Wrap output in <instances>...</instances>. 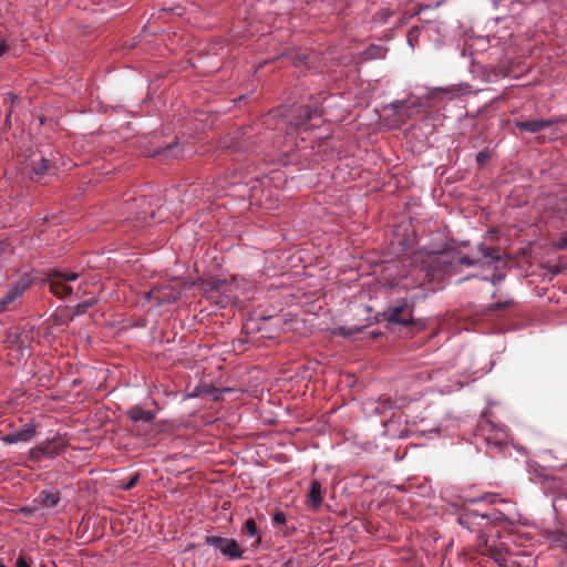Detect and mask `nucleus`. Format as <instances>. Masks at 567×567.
<instances>
[{
    "instance_id": "obj_9",
    "label": "nucleus",
    "mask_w": 567,
    "mask_h": 567,
    "mask_svg": "<svg viewBox=\"0 0 567 567\" xmlns=\"http://www.w3.org/2000/svg\"><path fill=\"white\" fill-rule=\"evenodd\" d=\"M147 152L151 157H178L183 152V147L181 146L178 138L174 137L172 142H164L163 144L148 148Z\"/></svg>"
},
{
    "instance_id": "obj_7",
    "label": "nucleus",
    "mask_w": 567,
    "mask_h": 567,
    "mask_svg": "<svg viewBox=\"0 0 567 567\" xmlns=\"http://www.w3.org/2000/svg\"><path fill=\"white\" fill-rule=\"evenodd\" d=\"M564 120L561 116L554 118H535V120H526V121H515V126L525 132H529L532 134L544 132L545 130L561 123Z\"/></svg>"
},
{
    "instance_id": "obj_4",
    "label": "nucleus",
    "mask_w": 567,
    "mask_h": 567,
    "mask_svg": "<svg viewBox=\"0 0 567 567\" xmlns=\"http://www.w3.org/2000/svg\"><path fill=\"white\" fill-rule=\"evenodd\" d=\"M412 311V306L405 300H399L384 310L383 318L390 323L410 326L414 323Z\"/></svg>"
},
{
    "instance_id": "obj_20",
    "label": "nucleus",
    "mask_w": 567,
    "mask_h": 567,
    "mask_svg": "<svg viewBox=\"0 0 567 567\" xmlns=\"http://www.w3.org/2000/svg\"><path fill=\"white\" fill-rule=\"evenodd\" d=\"M513 305H514L513 300L495 302L488 307V312L494 313L497 311H502L504 309H508V308L513 307Z\"/></svg>"
},
{
    "instance_id": "obj_18",
    "label": "nucleus",
    "mask_w": 567,
    "mask_h": 567,
    "mask_svg": "<svg viewBox=\"0 0 567 567\" xmlns=\"http://www.w3.org/2000/svg\"><path fill=\"white\" fill-rule=\"evenodd\" d=\"M229 288V285L225 280L215 279L209 282V291H221L226 292Z\"/></svg>"
},
{
    "instance_id": "obj_22",
    "label": "nucleus",
    "mask_w": 567,
    "mask_h": 567,
    "mask_svg": "<svg viewBox=\"0 0 567 567\" xmlns=\"http://www.w3.org/2000/svg\"><path fill=\"white\" fill-rule=\"evenodd\" d=\"M491 158V152L488 150H484L477 153L476 163L478 166H483Z\"/></svg>"
},
{
    "instance_id": "obj_25",
    "label": "nucleus",
    "mask_w": 567,
    "mask_h": 567,
    "mask_svg": "<svg viewBox=\"0 0 567 567\" xmlns=\"http://www.w3.org/2000/svg\"><path fill=\"white\" fill-rule=\"evenodd\" d=\"M272 522L275 525H281L286 523V515L282 512H277L274 517Z\"/></svg>"
},
{
    "instance_id": "obj_11",
    "label": "nucleus",
    "mask_w": 567,
    "mask_h": 567,
    "mask_svg": "<svg viewBox=\"0 0 567 567\" xmlns=\"http://www.w3.org/2000/svg\"><path fill=\"white\" fill-rule=\"evenodd\" d=\"M295 113L296 117L291 121V124L299 127L308 123L317 114V111L307 105H300L296 109Z\"/></svg>"
},
{
    "instance_id": "obj_1",
    "label": "nucleus",
    "mask_w": 567,
    "mask_h": 567,
    "mask_svg": "<svg viewBox=\"0 0 567 567\" xmlns=\"http://www.w3.org/2000/svg\"><path fill=\"white\" fill-rule=\"evenodd\" d=\"M66 446V440L63 436L56 434L52 439L47 440L38 444L37 446L32 447L28 452V460L33 463H39L43 458H54L55 456L63 453Z\"/></svg>"
},
{
    "instance_id": "obj_16",
    "label": "nucleus",
    "mask_w": 567,
    "mask_h": 567,
    "mask_svg": "<svg viewBox=\"0 0 567 567\" xmlns=\"http://www.w3.org/2000/svg\"><path fill=\"white\" fill-rule=\"evenodd\" d=\"M478 250L481 251L484 258H489L492 261H501L502 259L498 249L481 245Z\"/></svg>"
},
{
    "instance_id": "obj_14",
    "label": "nucleus",
    "mask_w": 567,
    "mask_h": 567,
    "mask_svg": "<svg viewBox=\"0 0 567 567\" xmlns=\"http://www.w3.org/2000/svg\"><path fill=\"white\" fill-rule=\"evenodd\" d=\"M54 166V162L51 158H47L44 156H40L39 158H34L31 162L32 171L37 175H44L50 173Z\"/></svg>"
},
{
    "instance_id": "obj_24",
    "label": "nucleus",
    "mask_w": 567,
    "mask_h": 567,
    "mask_svg": "<svg viewBox=\"0 0 567 567\" xmlns=\"http://www.w3.org/2000/svg\"><path fill=\"white\" fill-rule=\"evenodd\" d=\"M92 302H89V301H85V302H82V303H79L76 307H75V311L74 313L76 316H80V315H83L86 312V310L89 309V307H91Z\"/></svg>"
},
{
    "instance_id": "obj_12",
    "label": "nucleus",
    "mask_w": 567,
    "mask_h": 567,
    "mask_svg": "<svg viewBox=\"0 0 567 567\" xmlns=\"http://www.w3.org/2000/svg\"><path fill=\"white\" fill-rule=\"evenodd\" d=\"M61 499V493L59 491H41L35 501L45 506V507H54L59 504Z\"/></svg>"
},
{
    "instance_id": "obj_8",
    "label": "nucleus",
    "mask_w": 567,
    "mask_h": 567,
    "mask_svg": "<svg viewBox=\"0 0 567 567\" xmlns=\"http://www.w3.org/2000/svg\"><path fill=\"white\" fill-rule=\"evenodd\" d=\"M38 425L33 422H29L24 424L22 427L12 431L3 436H1V441L4 444H16L19 442L28 443L31 442L37 435Z\"/></svg>"
},
{
    "instance_id": "obj_26",
    "label": "nucleus",
    "mask_w": 567,
    "mask_h": 567,
    "mask_svg": "<svg viewBox=\"0 0 567 567\" xmlns=\"http://www.w3.org/2000/svg\"><path fill=\"white\" fill-rule=\"evenodd\" d=\"M19 329L16 328L11 331L8 332V336H7V339L8 341H10L11 343H17L18 342V339H19Z\"/></svg>"
},
{
    "instance_id": "obj_2",
    "label": "nucleus",
    "mask_w": 567,
    "mask_h": 567,
    "mask_svg": "<svg viewBox=\"0 0 567 567\" xmlns=\"http://www.w3.org/2000/svg\"><path fill=\"white\" fill-rule=\"evenodd\" d=\"M477 435L481 436L486 444L501 451L507 443V431L504 426L494 424L487 419H483L478 423Z\"/></svg>"
},
{
    "instance_id": "obj_3",
    "label": "nucleus",
    "mask_w": 567,
    "mask_h": 567,
    "mask_svg": "<svg viewBox=\"0 0 567 567\" xmlns=\"http://www.w3.org/2000/svg\"><path fill=\"white\" fill-rule=\"evenodd\" d=\"M78 278L79 274L74 271L50 270L44 281L49 284L50 291L55 297L63 299L72 293V288L66 282Z\"/></svg>"
},
{
    "instance_id": "obj_28",
    "label": "nucleus",
    "mask_w": 567,
    "mask_h": 567,
    "mask_svg": "<svg viewBox=\"0 0 567 567\" xmlns=\"http://www.w3.org/2000/svg\"><path fill=\"white\" fill-rule=\"evenodd\" d=\"M460 262L464 266H473L475 264V261L470 258L468 256H464L460 259Z\"/></svg>"
},
{
    "instance_id": "obj_29",
    "label": "nucleus",
    "mask_w": 567,
    "mask_h": 567,
    "mask_svg": "<svg viewBox=\"0 0 567 567\" xmlns=\"http://www.w3.org/2000/svg\"><path fill=\"white\" fill-rule=\"evenodd\" d=\"M504 276L502 275H493V277L491 278V282L493 285H497L498 282H501L503 280Z\"/></svg>"
},
{
    "instance_id": "obj_15",
    "label": "nucleus",
    "mask_w": 567,
    "mask_h": 567,
    "mask_svg": "<svg viewBox=\"0 0 567 567\" xmlns=\"http://www.w3.org/2000/svg\"><path fill=\"white\" fill-rule=\"evenodd\" d=\"M241 534L245 536L255 537L259 535L256 522L254 518H248L243 525Z\"/></svg>"
},
{
    "instance_id": "obj_13",
    "label": "nucleus",
    "mask_w": 567,
    "mask_h": 567,
    "mask_svg": "<svg viewBox=\"0 0 567 567\" xmlns=\"http://www.w3.org/2000/svg\"><path fill=\"white\" fill-rule=\"evenodd\" d=\"M127 415L132 421H135V422L141 421L144 423H151L155 417L153 412L144 410L143 408H141L138 405L132 406L127 411Z\"/></svg>"
},
{
    "instance_id": "obj_23",
    "label": "nucleus",
    "mask_w": 567,
    "mask_h": 567,
    "mask_svg": "<svg viewBox=\"0 0 567 567\" xmlns=\"http://www.w3.org/2000/svg\"><path fill=\"white\" fill-rule=\"evenodd\" d=\"M140 480V475L138 474H134L130 477V480L123 484V489L124 491H130L132 489L138 482Z\"/></svg>"
},
{
    "instance_id": "obj_33",
    "label": "nucleus",
    "mask_w": 567,
    "mask_h": 567,
    "mask_svg": "<svg viewBox=\"0 0 567 567\" xmlns=\"http://www.w3.org/2000/svg\"><path fill=\"white\" fill-rule=\"evenodd\" d=\"M152 295H153V291L152 292H147V298L151 299Z\"/></svg>"
},
{
    "instance_id": "obj_19",
    "label": "nucleus",
    "mask_w": 567,
    "mask_h": 567,
    "mask_svg": "<svg viewBox=\"0 0 567 567\" xmlns=\"http://www.w3.org/2000/svg\"><path fill=\"white\" fill-rule=\"evenodd\" d=\"M13 252V249L9 243L0 241V265L7 260Z\"/></svg>"
},
{
    "instance_id": "obj_34",
    "label": "nucleus",
    "mask_w": 567,
    "mask_h": 567,
    "mask_svg": "<svg viewBox=\"0 0 567 567\" xmlns=\"http://www.w3.org/2000/svg\"><path fill=\"white\" fill-rule=\"evenodd\" d=\"M289 565H290V561H287V563L284 565V567H289Z\"/></svg>"
},
{
    "instance_id": "obj_21",
    "label": "nucleus",
    "mask_w": 567,
    "mask_h": 567,
    "mask_svg": "<svg viewBox=\"0 0 567 567\" xmlns=\"http://www.w3.org/2000/svg\"><path fill=\"white\" fill-rule=\"evenodd\" d=\"M32 563L33 560L31 558L27 557L23 553H20L16 561V567H32Z\"/></svg>"
},
{
    "instance_id": "obj_5",
    "label": "nucleus",
    "mask_w": 567,
    "mask_h": 567,
    "mask_svg": "<svg viewBox=\"0 0 567 567\" xmlns=\"http://www.w3.org/2000/svg\"><path fill=\"white\" fill-rule=\"evenodd\" d=\"M205 544L215 547L224 556L229 559H238L243 557L244 550L233 538H224L220 536H206Z\"/></svg>"
},
{
    "instance_id": "obj_35",
    "label": "nucleus",
    "mask_w": 567,
    "mask_h": 567,
    "mask_svg": "<svg viewBox=\"0 0 567 567\" xmlns=\"http://www.w3.org/2000/svg\"><path fill=\"white\" fill-rule=\"evenodd\" d=\"M0 567H7L4 564L0 563Z\"/></svg>"
},
{
    "instance_id": "obj_30",
    "label": "nucleus",
    "mask_w": 567,
    "mask_h": 567,
    "mask_svg": "<svg viewBox=\"0 0 567 567\" xmlns=\"http://www.w3.org/2000/svg\"><path fill=\"white\" fill-rule=\"evenodd\" d=\"M8 50V44L6 41H0V56Z\"/></svg>"
},
{
    "instance_id": "obj_6",
    "label": "nucleus",
    "mask_w": 567,
    "mask_h": 567,
    "mask_svg": "<svg viewBox=\"0 0 567 567\" xmlns=\"http://www.w3.org/2000/svg\"><path fill=\"white\" fill-rule=\"evenodd\" d=\"M33 284V277L25 272L23 274L17 282L6 292L4 296L0 299V312L8 310L9 305H11L17 298L22 296V293L30 288Z\"/></svg>"
},
{
    "instance_id": "obj_31",
    "label": "nucleus",
    "mask_w": 567,
    "mask_h": 567,
    "mask_svg": "<svg viewBox=\"0 0 567 567\" xmlns=\"http://www.w3.org/2000/svg\"><path fill=\"white\" fill-rule=\"evenodd\" d=\"M560 135V132L556 128L551 130L549 140H555Z\"/></svg>"
},
{
    "instance_id": "obj_10",
    "label": "nucleus",
    "mask_w": 567,
    "mask_h": 567,
    "mask_svg": "<svg viewBox=\"0 0 567 567\" xmlns=\"http://www.w3.org/2000/svg\"><path fill=\"white\" fill-rule=\"evenodd\" d=\"M324 489L318 480H311L309 492L306 495V505L309 509L317 512L323 501Z\"/></svg>"
},
{
    "instance_id": "obj_27",
    "label": "nucleus",
    "mask_w": 567,
    "mask_h": 567,
    "mask_svg": "<svg viewBox=\"0 0 567 567\" xmlns=\"http://www.w3.org/2000/svg\"><path fill=\"white\" fill-rule=\"evenodd\" d=\"M557 248L559 249H566L567 248V234L564 235L557 243Z\"/></svg>"
},
{
    "instance_id": "obj_32",
    "label": "nucleus",
    "mask_w": 567,
    "mask_h": 567,
    "mask_svg": "<svg viewBox=\"0 0 567 567\" xmlns=\"http://www.w3.org/2000/svg\"><path fill=\"white\" fill-rule=\"evenodd\" d=\"M383 404H384V409H392L394 403L391 399H386V400H384Z\"/></svg>"
},
{
    "instance_id": "obj_17",
    "label": "nucleus",
    "mask_w": 567,
    "mask_h": 567,
    "mask_svg": "<svg viewBox=\"0 0 567 567\" xmlns=\"http://www.w3.org/2000/svg\"><path fill=\"white\" fill-rule=\"evenodd\" d=\"M463 517H467V518L480 517L482 519L492 520V519H495V514L494 513H478V511L466 508Z\"/></svg>"
}]
</instances>
